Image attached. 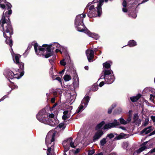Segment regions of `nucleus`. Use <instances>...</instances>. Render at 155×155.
<instances>
[{"label": "nucleus", "instance_id": "obj_24", "mask_svg": "<svg viewBox=\"0 0 155 155\" xmlns=\"http://www.w3.org/2000/svg\"><path fill=\"white\" fill-rule=\"evenodd\" d=\"M52 144V145L50 147L49 146V144H48L47 145L48 146V150L47 152H48L49 153H51V150H54V143L53 142L52 143H51Z\"/></svg>", "mask_w": 155, "mask_h": 155}, {"label": "nucleus", "instance_id": "obj_57", "mask_svg": "<svg viewBox=\"0 0 155 155\" xmlns=\"http://www.w3.org/2000/svg\"><path fill=\"white\" fill-rule=\"evenodd\" d=\"M49 118H53L54 117V115L53 114H51L49 115Z\"/></svg>", "mask_w": 155, "mask_h": 155}, {"label": "nucleus", "instance_id": "obj_55", "mask_svg": "<svg viewBox=\"0 0 155 155\" xmlns=\"http://www.w3.org/2000/svg\"><path fill=\"white\" fill-rule=\"evenodd\" d=\"M123 11L124 12H127V9L125 7L123 8L122 9Z\"/></svg>", "mask_w": 155, "mask_h": 155}, {"label": "nucleus", "instance_id": "obj_14", "mask_svg": "<svg viewBox=\"0 0 155 155\" xmlns=\"http://www.w3.org/2000/svg\"><path fill=\"white\" fill-rule=\"evenodd\" d=\"M86 33L89 37L94 38L96 40L97 39L99 38V36L98 35L94 33H92L91 32V31L87 29V30L86 31Z\"/></svg>", "mask_w": 155, "mask_h": 155}, {"label": "nucleus", "instance_id": "obj_39", "mask_svg": "<svg viewBox=\"0 0 155 155\" xmlns=\"http://www.w3.org/2000/svg\"><path fill=\"white\" fill-rule=\"evenodd\" d=\"M64 126V123H61L59 124L56 127L57 130H59L63 127Z\"/></svg>", "mask_w": 155, "mask_h": 155}, {"label": "nucleus", "instance_id": "obj_49", "mask_svg": "<svg viewBox=\"0 0 155 155\" xmlns=\"http://www.w3.org/2000/svg\"><path fill=\"white\" fill-rule=\"evenodd\" d=\"M80 149L79 148H78L76 149L74 151V154H78L80 151Z\"/></svg>", "mask_w": 155, "mask_h": 155}, {"label": "nucleus", "instance_id": "obj_3", "mask_svg": "<svg viewBox=\"0 0 155 155\" xmlns=\"http://www.w3.org/2000/svg\"><path fill=\"white\" fill-rule=\"evenodd\" d=\"M99 2L97 4V6L95 8L94 5L90 7L87 15L89 18L100 17L102 13L101 7L104 2V0H100Z\"/></svg>", "mask_w": 155, "mask_h": 155}, {"label": "nucleus", "instance_id": "obj_42", "mask_svg": "<svg viewBox=\"0 0 155 155\" xmlns=\"http://www.w3.org/2000/svg\"><path fill=\"white\" fill-rule=\"evenodd\" d=\"M55 77H53V76L52 77V79L53 80H58V81L59 82H60L61 83V79L60 77H57L56 78H55Z\"/></svg>", "mask_w": 155, "mask_h": 155}, {"label": "nucleus", "instance_id": "obj_11", "mask_svg": "<svg viewBox=\"0 0 155 155\" xmlns=\"http://www.w3.org/2000/svg\"><path fill=\"white\" fill-rule=\"evenodd\" d=\"M47 113L46 110L45 109H43L40 111L37 115L36 118L38 120H41V117Z\"/></svg>", "mask_w": 155, "mask_h": 155}, {"label": "nucleus", "instance_id": "obj_43", "mask_svg": "<svg viewBox=\"0 0 155 155\" xmlns=\"http://www.w3.org/2000/svg\"><path fill=\"white\" fill-rule=\"evenodd\" d=\"M95 152L94 150H90L88 153V155H92Z\"/></svg>", "mask_w": 155, "mask_h": 155}, {"label": "nucleus", "instance_id": "obj_18", "mask_svg": "<svg viewBox=\"0 0 155 155\" xmlns=\"http://www.w3.org/2000/svg\"><path fill=\"white\" fill-rule=\"evenodd\" d=\"M151 127V126H149L147 128L144 129L141 131V133L143 134L145 132V134H148L153 130L152 129H150Z\"/></svg>", "mask_w": 155, "mask_h": 155}, {"label": "nucleus", "instance_id": "obj_13", "mask_svg": "<svg viewBox=\"0 0 155 155\" xmlns=\"http://www.w3.org/2000/svg\"><path fill=\"white\" fill-rule=\"evenodd\" d=\"M102 129L99 130L95 133L93 137V140H96L99 139L103 134Z\"/></svg>", "mask_w": 155, "mask_h": 155}, {"label": "nucleus", "instance_id": "obj_17", "mask_svg": "<svg viewBox=\"0 0 155 155\" xmlns=\"http://www.w3.org/2000/svg\"><path fill=\"white\" fill-rule=\"evenodd\" d=\"M141 94H138L136 96L130 97V98L131 101L133 102L137 101L141 97Z\"/></svg>", "mask_w": 155, "mask_h": 155}, {"label": "nucleus", "instance_id": "obj_22", "mask_svg": "<svg viewBox=\"0 0 155 155\" xmlns=\"http://www.w3.org/2000/svg\"><path fill=\"white\" fill-rule=\"evenodd\" d=\"M127 136L126 134H124L123 133H121L118 136L116 137L114 139H117V140H120L122 138H125L126 136Z\"/></svg>", "mask_w": 155, "mask_h": 155}, {"label": "nucleus", "instance_id": "obj_28", "mask_svg": "<svg viewBox=\"0 0 155 155\" xmlns=\"http://www.w3.org/2000/svg\"><path fill=\"white\" fill-rule=\"evenodd\" d=\"M103 68H105L108 69L110 68L111 65L108 61H106L103 64Z\"/></svg>", "mask_w": 155, "mask_h": 155}, {"label": "nucleus", "instance_id": "obj_40", "mask_svg": "<svg viewBox=\"0 0 155 155\" xmlns=\"http://www.w3.org/2000/svg\"><path fill=\"white\" fill-rule=\"evenodd\" d=\"M114 135L113 133H110V134H108L106 138L107 137H109L110 139H111L112 138H114Z\"/></svg>", "mask_w": 155, "mask_h": 155}, {"label": "nucleus", "instance_id": "obj_53", "mask_svg": "<svg viewBox=\"0 0 155 155\" xmlns=\"http://www.w3.org/2000/svg\"><path fill=\"white\" fill-rule=\"evenodd\" d=\"M55 97H53L51 99V102L52 103H55Z\"/></svg>", "mask_w": 155, "mask_h": 155}, {"label": "nucleus", "instance_id": "obj_48", "mask_svg": "<svg viewBox=\"0 0 155 155\" xmlns=\"http://www.w3.org/2000/svg\"><path fill=\"white\" fill-rule=\"evenodd\" d=\"M57 103H56L54 104L53 106L51 108H50V110H54V108L57 105Z\"/></svg>", "mask_w": 155, "mask_h": 155}, {"label": "nucleus", "instance_id": "obj_25", "mask_svg": "<svg viewBox=\"0 0 155 155\" xmlns=\"http://www.w3.org/2000/svg\"><path fill=\"white\" fill-rule=\"evenodd\" d=\"M111 71L110 70H104V75L103 78L107 77L109 75H111Z\"/></svg>", "mask_w": 155, "mask_h": 155}, {"label": "nucleus", "instance_id": "obj_58", "mask_svg": "<svg viewBox=\"0 0 155 155\" xmlns=\"http://www.w3.org/2000/svg\"><path fill=\"white\" fill-rule=\"evenodd\" d=\"M155 152V148L151 149L150 151V153H153Z\"/></svg>", "mask_w": 155, "mask_h": 155}, {"label": "nucleus", "instance_id": "obj_46", "mask_svg": "<svg viewBox=\"0 0 155 155\" xmlns=\"http://www.w3.org/2000/svg\"><path fill=\"white\" fill-rule=\"evenodd\" d=\"M60 63L61 65L63 66H65L66 64V63L64 61V60L61 61H60Z\"/></svg>", "mask_w": 155, "mask_h": 155}, {"label": "nucleus", "instance_id": "obj_64", "mask_svg": "<svg viewBox=\"0 0 155 155\" xmlns=\"http://www.w3.org/2000/svg\"><path fill=\"white\" fill-rule=\"evenodd\" d=\"M104 153L101 152L100 153H97V154H95L94 155H103Z\"/></svg>", "mask_w": 155, "mask_h": 155}, {"label": "nucleus", "instance_id": "obj_38", "mask_svg": "<svg viewBox=\"0 0 155 155\" xmlns=\"http://www.w3.org/2000/svg\"><path fill=\"white\" fill-rule=\"evenodd\" d=\"M129 17H131L134 18H136L137 17V15L135 12H133L132 13H129L128 14Z\"/></svg>", "mask_w": 155, "mask_h": 155}, {"label": "nucleus", "instance_id": "obj_37", "mask_svg": "<svg viewBox=\"0 0 155 155\" xmlns=\"http://www.w3.org/2000/svg\"><path fill=\"white\" fill-rule=\"evenodd\" d=\"M98 89V86L96 84H94L92 86L91 90L92 91H96Z\"/></svg>", "mask_w": 155, "mask_h": 155}, {"label": "nucleus", "instance_id": "obj_19", "mask_svg": "<svg viewBox=\"0 0 155 155\" xmlns=\"http://www.w3.org/2000/svg\"><path fill=\"white\" fill-rule=\"evenodd\" d=\"M137 45V43L134 40H130L128 42L127 45L130 47H132L135 46Z\"/></svg>", "mask_w": 155, "mask_h": 155}, {"label": "nucleus", "instance_id": "obj_26", "mask_svg": "<svg viewBox=\"0 0 155 155\" xmlns=\"http://www.w3.org/2000/svg\"><path fill=\"white\" fill-rule=\"evenodd\" d=\"M117 106V104H113L111 106V107H110L108 109L107 111V113L108 114H110L112 112V111L113 109H114L115 107H116Z\"/></svg>", "mask_w": 155, "mask_h": 155}, {"label": "nucleus", "instance_id": "obj_63", "mask_svg": "<svg viewBox=\"0 0 155 155\" xmlns=\"http://www.w3.org/2000/svg\"><path fill=\"white\" fill-rule=\"evenodd\" d=\"M99 0H94V1H93L92 2H93V3H97V2H99H99Z\"/></svg>", "mask_w": 155, "mask_h": 155}, {"label": "nucleus", "instance_id": "obj_54", "mask_svg": "<svg viewBox=\"0 0 155 155\" xmlns=\"http://www.w3.org/2000/svg\"><path fill=\"white\" fill-rule=\"evenodd\" d=\"M49 61L50 62V63L52 64V65H53V63H54V61L51 58V59H49Z\"/></svg>", "mask_w": 155, "mask_h": 155}, {"label": "nucleus", "instance_id": "obj_51", "mask_svg": "<svg viewBox=\"0 0 155 155\" xmlns=\"http://www.w3.org/2000/svg\"><path fill=\"white\" fill-rule=\"evenodd\" d=\"M150 118L153 122H155V116L153 115L150 116Z\"/></svg>", "mask_w": 155, "mask_h": 155}, {"label": "nucleus", "instance_id": "obj_33", "mask_svg": "<svg viewBox=\"0 0 155 155\" xmlns=\"http://www.w3.org/2000/svg\"><path fill=\"white\" fill-rule=\"evenodd\" d=\"M107 138H103L100 141V145L101 146H103L106 143L107 141Z\"/></svg>", "mask_w": 155, "mask_h": 155}, {"label": "nucleus", "instance_id": "obj_56", "mask_svg": "<svg viewBox=\"0 0 155 155\" xmlns=\"http://www.w3.org/2000/svg\"><path fill=\"white\" fill-rule=\"evenodd\" d=\"M147 143L148 141L144 142L141 144V146H146L145 145L147 144Z\"/></svg>", "mask_w": 155, "mask_h": 155}, {"label": "nucleus", "instance_id": "obj_50", "mask_svg": "<svg viewBox=\"0 0 155 155\" xmlns=\"http://www.w3.org/2000/svg\"><path fill=\"white\" fill-rule=\"evenodd\" d=\"M104 81H101L100 83L99 84V86L100 87H101L104 85Z\"/></svg>", "mask_w": 155, "mask_h": 155}, {"label": "nucleus", "instance_id": "obj_12", "mask_svg": "<svg viewBox=\"0 0 155 155\" xmlns=\"http://www.w3.org/2000/svg\"><path fill=\"white\" fill-rule=\"evenodd\" d=\"M104 79L105 83L107 84H110L112 83L114 81V76L111 75L107 77L104 78Z\"/></svg>", "mask_w": 155, "mask_h": 155}, {"label": "nucleus", "instance_id": "obj_45", "mask_svg": "<svg viewBox=\"0 0 155 155\" xmlns=\"http://www.w3.org/2000/svg\"><path fill=\"white\" fill-rule=\"evenodd\" d=\"M92 4H94L93 3V2H89L88 3V4L87 5L86 8H85V10H86L87 9H88V7L90 6V7L91 6V5Z\"/></svg>", "mask_w": 155, "mask_h": 155}, {"label": "nucleus", "instance_id": "obj_27", "mask_svg": "<svg viewBox=\"0 0 155 155\" xmlns=\"http://www.w3.org/2000/svg\"><path fill=\"white\" fill-rule=\"evenodd\" d=\"M62 145L64 148H68L70 149L69 143L67 141V139L65 140L62 143Z\"/></svg>", "mask_w": 155, "mask_h": 155}, {"label": "nucleus", "instance_id": "obj_15", "mask_svg": "<svg viewBox=\"0 0 155 155\" xmlns=\"http://www.w3.org/2000/svg\"><path fill=\"white\" fill-rule=\"evenodd\" d=\"M6 75L7 77L12 79L14 78L15 74L12 71L8 70L6 71Z\"/></svg>", "mask_w": 155, "mask_h": 155}, {"label": "nucleus", "instance_id": "obj_20", "mask_svg": "<svg viewBox=\"0 0 155 155\" xmlns=\"http://www.w3.org/2000/svg\"><path fill=\"white\" fill-rule=\"evenodd\" d=\"M148 147L141 146V147L140 148H139L137 150H136V151L137 154H139L143 151H144L146 149H148Z\"/></svg>", "mask_w": 155, "mask_h": 155}, {"label": "nucleus", "instance_id": "obj_60", "mask_svg": "<svg viewBox=\"0 0 155 155\" xmlns=\"http://www.w3.org/2000/svg\"><path fill=\"white\" fill-rule=\"evenodd\" d=\"M155 134V130H154V131H153L151 133L149 134V136H151L152 135H153L154 134Z\"/></svg>", "mask_w": 155, "mask_h": 155}, {"label": "nucleus", "instance_id": "obj_6", "mask_svg": "<svg viewBox=\"0 0 155 155\" xmlns=\"http://www.w3.org/2000/svg\"><path fill=\"white\" fill-rule=\"evenodd\" d=\"M56 133L55 132L53 133L49 131L48 133L45 138V143L46 145L48 144H51L55 140V137Z\"/></svg>", "mask_w": 155, "mask_h": 155}, {"label": "nucleus", "instance_id": "obj_32", "mask_svg": "<svg viewBox=\"0 0 155 155\" xmlns=\"http://www.w3.org/2000/svg\"><path fill=\"white\" fill-rule=\"evenodd\" d=\"M48 115L47 114H46L45 115H44L43 116V117H42L41 118V120H39L41 122H45L47 120H48Z\"/></svg>", "mask_w": 155, "mask_h": 155}, {"label": "nucleus", "instance_id": "obj_41", "mask_svg": "<svg viewBox=\"0 0 155 155\" xmlns=\"http://www.w3.org/2000/svg\"><path fill=\"white\" fill-rule=\"evenodd\" d=\"M51 45H52V46L51 47L52 51H53V55L52 56H53L54 55V52L53 50L54 49V47H53L55 45H57V46H56V47H58V45L59 46L60 45L57 43H54L53 44H51Z\"/></svg>", "mask_w": 155, "mask_h": 155}, {"label": "nucleus", "instance_id": "obj_62", "mask_svg": "<svg viewBox=\"0 0 155 155\" xmlns=\"http://www.w3.org/2000/svg\"><path fill=\"white\" fill-rule=\"evenodd\" d=\"M119 128L121 129H122L124 130H126V129L125 127H123V126H120L119 127Z\"/></svg>", "mask_w": 155, "mask_h": 155}, {"label": "nucleus", "instance_id": "obj_36", "mask_svg": "<svg viewBox=\"0 0 155 155\" xmlns=\"http://www.w3.org/2000/svg\"><path fill=\"white\" fill-rule=\"evenodd\" d=\"M33 45L32 44H30L29 45L28 47L26 50L25 51V52L24 53L23 55H25L26 54H27L28 52L26 53L27 51L29 50L32 47Z\"/></svg>", "mask_w": 155, "mask_h": 155}, {"label": "nucleus", "instance_id": "obj_52", "mask_svg": "<svg viewBox=\"0 0 155 155\" xmlns=\"http://www.w3.org/2000/svg\"><path fill=\"white\" fill-rule=\"evenodd\" d=\"M68 118V117L66 115H64L62 117V119L64 120H66Z\"/></svg>", "mask_w": 155, "mask_h": 155}, {"label": "nucleus", "instance_id": "obj_44", "mask_svg": "<svg viewBox=\"0 0 155 155\" xmlns=\"http://www.w3.org/2000/svg\"><path fill=\"white\" fill-rule=\"evenodd\" d=\"M148 122H149V119L148 118H146L145 120L144 123V126H147L148 124Z\"/></svg>", "mask_w": 155, "mask_h": 155}, {"label": "nucleus", "instance_id": "obj_29", "mask_svg": "<svg viewBox=\"0 0 155 155\" xmlns=\"http://www.w3.org/2000/svg\"><path fill=\"white\" fill-rule=\"evenodd\" d=\"M122 112V109L120 108H118L116 109L113 112L114 114H120Z\"/></svg>", "mask_w": 155, "mask_h": 155}, {"label": "nucleus", "instance_id": "obj_16", "mask_svg": "<svg viewBox=\"0 0 155 155\" xmlns=\"http://www.w3.org/2000/svg\"><path fill=\"white\" fill-rule=\"evenodd\" d=\"M6 38L5 42L6 43L9 45L10 47H12L13 45V41L12 38V35L8 36V37L5 38Z\"/></svg>", "mask_w": 155, "mask_h": 155}, {"label": "nucleus", "instance_id": "obj_47", "mask_svg": "<svg viewBox=\"0 0 155 155\" xmlns=\"http://www.w3.org/2000/svg\"><path fill=\"white\" fill-rule=\"evenodd\" d=\"M122 5L123 7H126L127 6V3L126 1L124 0L122 3Z\"/></svg>", "mask_w": 155, "mask_h": 155}, {"label": "nucleus", "instance_id": "obj_2", "mask_svg": "<svg viewBox=\"0 0 155 155\" xmlns=\"http://www.w3.org/2000/svg\"><path fill=\"white\" fill-rule=\"evenodd\" d=\"M11 15L6 16L3 13L0 21V24L2 27L3 36L5 38L11 36L13 34V28L11 23L9 17Z\"/></svg>", "mask_w": 155, "mask_h": 155}, {"label": "nucleus", "instance_id": "obj_30", "mask_svg": "<svg viewBox=\"0 0 155 155\" xmlns=\"http://www.w3.org/2000/svg\"><path fill=\"white\" fill-rule=\"evenodd\" d=\"M77 27V29L78 31L81 32H84L86 33V31L87 30V29L86 30L84 28H83L82 26H81V27H80V26H76Z\"/></svg>", "mask_w": 155, "mask_h": 155}, {"label": "nucleus", "instance_id": "obj_9", "mask_svg": "<svg viewBox=\"0 0 155 155\" xmlns=\"http://www.w3.org/2000/svg\"><path fill=\"white\" fill-rule=\"evenodd\" d=\"M81 15H77L74 21L75 25L76 26H82L84 27V25L83 23V19L81 17Z\"/></svg>", "mask_w": 155, "mask_h": 155}, {"label": "nucleus", "instance_id": "obj_4", "mask_svg": "<svg viewBox=\"0 0 155 155\" xmlns=\"http://www.w3.org/2000/svg\"><path fill=\"white\" fill-rule=\"evenodd\" d=\"M12 7L11 4L8 2L6 0H0V7L3 9H5L3 13L6 16H8V15L12 14Z\"/></svg>", "mask_w": 155, "mask_h": 155}, {"label": "nucleus", "instance_id": "obj_21", "mask_svg": "<svg viewBox=\"0 0 155 155\" xmlns=\"http://www.w3.org/2000/svg\"><path fill=\"white\" fill-rule=\"evenodd\" d=\"M72 138L71 137H69L67 139V141L69 143L71 147L73 148H75V146L74 145V142L72 141Z\"/></svg>", "mask_w": 155, "mask_h": 155}, {"label": "nucleus", "instance_id": "obj_59", "mask_svg": "<svg viewBox=\"0 0 155 155\" xmlns=\"http://www.w3.org/2000/svg\"><path fill=\"white\" fill-rule=\"evenodd\" d=\"M131 120V118L130 117H129L127 119V121L128 123H129Z\"/></svg>", "mask_w": 155, "mask_h": 155}, {"label": "nucleus", "instance_id": "obj_31", "mask_svg": "<svg viewBox=\"0 0 155 155\" xmlns=\"http://www.w3.org/2000/svg\"><path fill=\"white\" fill-rule=\"evenodd\" d=\"M53 70H54V67H53V65H52L51 67L50 68V69L49 72V74L51 76V77L52 78L53 76V77H56V76H57V75H54Z\"/></svg>", "mask_w": 155, "mask_h": 155}, {"label": "nucleus", "instance_id": "obj_5", "mask_svg": "<svg viewBox=\"0 0 155 155\" xmlns=\"http://www.w3.org/2000/svg\"><path fill=\"white\" fill-rule=\"evenodd\" d=\"M21 56L19 54H17L15 55L14 58H13L14 62L16 64L18 65L19 68L20 69L19 72L20 73V75L17 78L18 79H19L22 76L24 73V64L21 62H19V58Z\"/></svg>", "mask_w": 155, "mask_h": 155}, {"label": "nucleus", "instance_id": "obj_10", "mask_svg": "<svg viewBox=\"0 0 155 155\" xmlns=\"http://www.w3.org/2000/svg\"><path fill=\"white\" fill-rule=\"evenodd\" d=\"M86 54L89 62L92 61H93L92 60L94 56V51L92 50H89L87 49L86 51Z\"/></svg>", "mask_w": 155, "mask_h": 155}, {"label": "nucleus", "instance_id": "obj_1", "mask_svg": "<svg viewBox=\"0 0 155 155\" xmlns=\"http://www.w3.org/2000/svg\"><path fill=\"white\" fill-rule=\"evenodd\" d=\"M52 45L43 44L42 46H38V44L36 43L34 45V49L36 54L43 57L47 58L53 55L52 51Z\"/></svg>", "mask_w": 155, "mask_h": 155}, {"label": "nucleus", "instance_id": "obj_35", "mask_svg": "<svg viewBox=\"0 0 155 155\" xmlns=\"http://www.w3.org/2000/svg\"><path fill=\"white\" fill-rule=\"evenodd\" d=\"M120 124L125 125L127 123V121H126L123 118H120L119 119Z\"/></svg>", "mask_w": 155, "mask_h": 155}, {"label": "nucleus", "instance_id": "obj_61", "mask_svg": "<svg viewBox=\"0 0 155 155\" xmlns=\"http://www.w3.org/2000/svg\"><path fill=\"white\" fill-rule=\"evenodd\" d=\"M68 111L67 110H65L63 112V114L64 115H66L68 114Z\"/></svg>", "mask_w": 155, "mask_h": 155}, {"label": "nucleus", "instance_id": "obj_7", "mask_svg": "<svg viewBox=\"0 0 155 155\" xmlns=\"http://www.w3.org/2000/svg\"><path fill=\"white\" fill-rule=\"evenodd\" d=\"M90 99V97L88 96H86L81 101V105L78 107V108L76 111V113H79L81 112V110L83 109L84 106L83 105H84L86 107H87L88 104V103L89 102Z\"/></svg>", "mask_w": 155, "mask_h": 155}, {"label": "nucleus", "instance_id": "obj_23", "mask_svg": "<svg viewBox=\"0 0 155 155\" xmlns=\"http://www.w3.org/2000/svg\"><path fill=\"white\" fill-rule=\"evenodd\" d=\"M105 124L104 121H102L99 124H98L95 127V130H97L100 129Z\"/></svg>", "mask_w": 155, "mask_h": 155}, {"label": "nucleus", "instance_id": "obj_34", "mask_svg": "<svg viewBox=\"0 0 155 155\" xmlns=\"http://www.w3.org/2000/svg\"><path fill=\"white\" fill-rule=\"evenodd\" d=\"M63 78L65 81H69L71 79V77L69 75L66 74L64 76Z\"/></svg>", "mask_w": 155, "mask_h": 155}, {"label": "nucleus", "instance_id": "obj_8", "mask_svg": "<svg viewBox=\"0 0 155 155\" xmlns=\"http://www.w3.org/2000/svg\"><path fill=\"white\" fill-rule=\"evenodd\" d=\"M120 125L119 122L117 120L115 119L113 122L105 124L103 129L104 130H105L115 127L116 126Z\"/></svg>", "mask_w": 155, "mask_h": 155}]
</instances>
